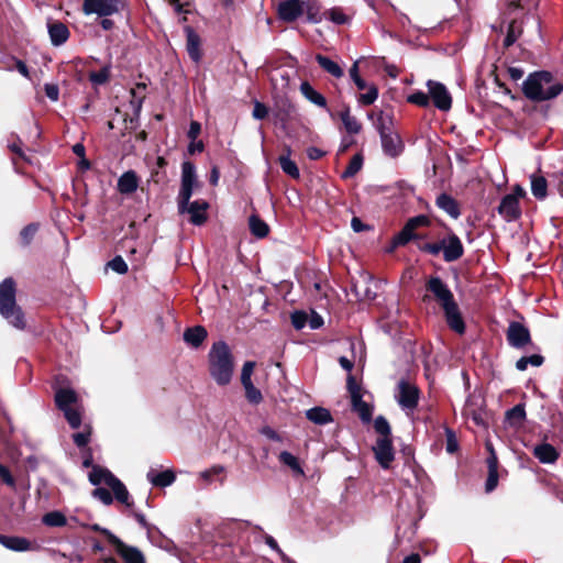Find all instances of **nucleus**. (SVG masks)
I'll use <instances>...</instances> for the list:
<instances>
[{"label":"nucleus","mask_w":563,"mask_h":563,"mask_svg":"<svg viewBox=\"0 0 563 563\" xmlns=\"http://www.w3.org/2000/svg\"><path fill=\"white\" fill-rule=\"evenodd\" d=\"M426 289L442 307L449 327L459 334L465 331V323L461 316L453 292L439 276H431L426 283Z\"/></svg>","instance_id":"f257e3e1"},{"label":"nucleus","mask_w":563,"mask_h":563,"mask_svg":"<svg viewBox=\"0 0 563 563\" xmlns=\"http://www.w3.org/2000/svg\"><path fill=\"white\" fill-rule=\"evenodd\" d=\"M562 91L563 84L545 70L530 74L522 82V92L531 101L551 100Z\"/></svg>","instance_id":"f03ea898"},{"label":"nucleus","mask_w":563,"mask_h":563,"mask_svg":"<svg viewBox=\"0 0 563 563\" xmlns=\"http://www.w3.org/2000/svg\"><path fill=\"white\" fill-rule=\"evenodd\" d=\"M234 371L233 356L223 341L213 343L209 352V372L214 382L225 386L231 382Z\"/></svg>","instance_id":"7ed1b4c3"},{"label":"nucleus","mask_w":563,"mask_h":563,"mask_svg":"<svg viewBox=\"0 0 563 563\" xmlns=\"http://www.w3.org/2000/svg\"><path fill=\"white\" fill-rule=\"evenodd\" d=\"M84 467H91L89 481L92 485L104 484L111 488L115 499L128 507L132 506L130 494L125 485L117 478L109 470L92 465V455L87 453L82 461Z\"/></svg>","instance_id":"20e7f679"},{"label":"nucleus","mask_w":563,"mask_h":563,"mask_svg":"<svg viewBox=\"0 0 563 563\" xmlns=\"http://www.w3.org/2000/svg\"><path fill=\"white\" fill-rule=\"evenodd\" d=\"M374 121L373 124L379 133L382 148L385 155L396 158L405 148L400 135L394 129V121L390 114L379 111L374 119V114L369 115Z\"/></svg>","instance_id":"39448f33"},{"label":"nucleus","mask_w":563,"mask_h":563,"mask_svg":"<svg viewBox=\"0 0 563 563\" xmlns=\"http://www.w3.org/2000/svg\"><path fill=\"white\" fill-rule=\"evenodd\" d=\"M0 314L14 328H25L23 312L15 301V283L12 278H5L0 284Z\"/></svg>","instance_id":"423d86ee"},{"label":"nucleus","mask_w":563,"mask_h":563,"mask_svg":"<svg viewBox=\"0 0 563 563\" xmlns=\"http://www.w3.org/2000/svg\"><path fill=\"white\" fill-rule=\"evenodd\" d=\"M55 402L58 409L63 411L69 426L73 429L79 428L81 424V411L76 391L70 388L57 389Z\"/></svg>","instance_id":"0eeeda50"},{"label":"nucleus","mask_w":563,"mask_h":563,"mask_svg":"<svg viewBox=\"0 0 563 563\" xmlns=\"http://www.w3.org/2000/svg\"><path fill=\"white\" fill-rule=\"evenodd\" d=\"M419 398L420 390L415 384L406 379L398 382L395 389V399L408 416L412 415L418 407Z\"/></svg>","instance_id":"6e6552de"},{"label":"nucleus","mask_w":563,"mask_h":563,"mask_svg":"<svg viewBox=\"0 0 563 563\" xmlns=\"http://www.w3.org/2000/svg\"><path fill=\"white\" fill-rule=\"evenodd\" d=\"M90 528L93 531L102 533L125 563H141V554L143 553L137 548L125 544L110 530L102 528L99 525H92Z\"/></svg>","instance_id":"1a4fd4ad"},{"label":"nucleus","mask_w":563,"mask_h":563,"mask_svg":"<svg viewBox=\"0 0 563 563\" xmlns=\"http://www.w3.org/2000/svg\"><path fill=\"white\" fill-rule=\"evenodd\" d=\"M122 5V0H84L82 11L87 15L108 16L119 12Z\"/></svg>","instance_id":"9d476101"},{"label":"nucleus","mask_w":563,"mask_h":563,"mask_svg":"<svg viewBox=\"0 0 563 563\" xmlns=\"http://www.w3.org/2000/svg\"><path fill=\"white\" fill-rule=\"evenodd\" d=\"M429 97L432 99L433 104L441 111H449L452 107V97L446 87L434 80L427 81Z\"/></svg>","instance_id":"9b49d317"},{"label":"nucleus","mask_w":563,"mask_h":563,"mask_svg":"<svg viewBox=\"0 0 563 563\" xmlns=\"http://www.w3.org/2000/svg\"><path fill=\"white\" fill-rule=\"evenodd\" d=\"M375 459L383 468H389L395 459V452L390 438H377L373 446Z\"/></svg>","instance_id":"f8f14e48"},{"label":"nucleus","mask_w":563,"mask_h":563,"mask_svg":"<svg viewBox=\"0 0 563 563\" xmlns=\"http://www.w3.org/2000/svg\"><path fill=\"white\" fill-rule=\"evenodd\" d=\"M507 341L516 349H522L530 342L528 328L519 322H511L507 330Z\"/></svg>","instance_id":"ddd939ff"},{"label":"nucleus","mask_w":563,"mask_h":563,"mask_svg":"<svg viewBox=\"0 0 563 563\" xmlns=\"http://www.w3.org/2000/svg\"><path fill=\"white\" fill-rule=\"evenodd\" d=\"M305 13V1L285 0L278 5V15L283 21L292 22Z\"/></svg>","instance_id":"4468645a"},{"label":"nucleus","mask_w":563,"mask_h":563,"mask_svg":"<svg viewBox=\"0 0 563 563\" xmlns=\"http://www.w3.org/2000/svg\"><path fill=\"white\" fill-rule=\"evenodd\" d=\"M498 213L508 222L517 220L521 216L517 197L515 195H506L498 206Z\"/></svg>","instance_id":"2eb2a0df"},{"label":"nucleus","mask_w":563,"mask_h":563,"mask_svg":"<svg viewBox=\"0 0 563 563\" xmlns=\"http://www.w3.org/2000/svg\"><path fill=\"white\" fill-rule=\"evenodd\" d=\"M463 252L464 249L457 235L450 234L446 239H443V258L446 262L459 260Z\"/></svg>","instance_id":"dca6fc26"},{"label":"nucleus","mask_w":563,"mask_h":563,"mask_svg":"<svg viewBox=\"0 0 563 563\" xmlns=\"http://www.w3.org/2000/svg\"><path fill=\"white\" fill-rule=\"evenodd\" d=\"M209 205L205 200H195L188 202L185 212L190 216V222L195 225H201L207 220V209Z\"/></svg>","instance_id":"f3484780"},{"label":"nucleus","mask_w":563,"mask_h":563,"mask_svg":"<svg viewBox=\"0 0 563 563\" xmlns=\"http://www.w3.org/2000/svg\"><path fill=\"white\" fill-rule=\"evenodd\" d=\"M47 27L51 42L54 46H59L68 40L69 30L64 23L59 21L49 22Z\"/></svg>","instance_id":"a211bd4d"},{"label":"nucleus","mask_w":563,"mask_h":563,"mask_svg":"<svg viewBox=\"0 0 563 563\" xmlns=\"http://www.w3.org/2000/svg\"><path fill=\"white\" fill-rule=\"evenodd\" d=\"M225 472L227 470L223 465L216 464L205 471H201L198 474V479H200L205 486L212 484L216 478L223 484L225 479Z\"/></svg>","instance_id":"6ab92c4d"},{"label":"nucleus","mask_w":563,"mask_h":563,"mask_svg":"<svg viewBox=\"0 0 563 563\" xmlns=\"http://www.w3.org/2000/svg\"><path fill=\"white\" fill-rule=\"evenodd\" d=\"M533 455L544 464H552L556 462L559 459V453L556 449L549 444V443H542L533 449Z\"/></svg>","instance_id":"aec40b11"},{"label":"nucleus","mask_w":563,"mask_h":563,"mask_svg":"<svg viewBox=\"0 0 563 563\" xmlns=\"http://www.w3.org/2000/svg\"><path fill=\"white\" fill-rule=\"evenodd\" d=\"M437 206L451 218L457 219L461 214L456 200L448 194H441L435 200Z\"/></svg>","instance_id":"412c9836"},{"label":"nucleus","mask_w":563,"mask_h":563,"mask_svg":"<svg viewBox=\"0 0 563 563\" xmlns=\"http://www.w3.org/2000/svg\"><path fill=\"white\" fill-rule=\"evenodd\" d=\"M0 543L9 550L25 552L32 549L31 542L22 537H9L0 534Z\"/></svg>","instance_id":"4be33fe9"},{"label":"nucleus","mask_w":563,"mask_h":563,"mask_svg":"<svg viewBox=\"0 0 563 563\" xmlns=\"http://www.w3.org/2000/svg\"><path fill=\"white\" fill-rule=\"evenodd\" d=\"M146 477L153 486L157 487H167L172 485L176 479L175 473L170 470L161 473H156L154 470H151Z\"/></svg>","instance_id":"5701e85b"},{"label":"nucleus","mask_w":563,"mask_h":563,"mask_svg":"<svg viewBox=\"0 0 563 563\" xmlns=\"http://www.w3.org/2000/svg\"><path fill=\"white\" fill-rule=\"evenodd\" d=\"M139 186L137 176L133 170L125 172L118 179V190L121 194H133Z\"/></svg>","instance_id":"b1692460"},{"label":"nucleus","mask_w":563,"mask_h":563,"mask_svg":"<svg viewBox=\"0 0 563 563\" xmlns=\"http://www.w3.org/2000/svg\"><path fill=\"white\" fill-rule=\"evenodd\" d=\"M186 33L188 55L194 62L198 63L201 59L200 37L191 27H187Z\"/></svg>","instance_id":"393cba45"},{"label":"nucleus","mask_w":563,"mask_h":563,"mask_svg":"<svg viewBox=\"0 0 563 563\" xmlns=\"http://www.w3.org/2000/svg\"><path fill=\"white\" fill-rule=\"evenodd\" d=\"M207 338V330L201 325L189 328L184 332V340L194 347H198Z\"/></svg>","instance_id":"a878e982"},{"label":"nucleus","mask_w":563,"mask_h":563,"mask_svg":"<svg viewBox=\"0 0 563 563\" xmlns=\"http://www.w3.org/2000/svg\"><path fill=\"white\" fill-rule=\"evenodd\" d=\"M306 417L308 420L313 422L314 424H327L332 421V416L327 408L323 407H313L306 411Z\"/></svg>","instance_id":"bb28decb"},{"label":"nucleus","mask_w":563,"mask_h":563,"mask_svg":"<svg viewBox=\"0 0 563 563\" xmlns=\"http://www.w3.org/2000/svg\"><path fill=\"white\" fill-rule=\"evenodd\" d=\"M526 420V409L522 404L506 411V421L510 427L520 428Z\"/></svg>","instance_id":"cd10ccee"},{"label":"nucleus","mask_w":563,"mask_h":563,"mask_svg":"<svg viewBox=\"0 0 563 563\" xmlns=\"http://www.w3.org/2000/svg\"><path fill=\"white\" fill-rule=\"evenodd\" d=\"M300 91L305 96V98L308 99L313 104L321 108L327 107L325 98L320 92H318L308 81L301 82Z\"/></svg>","instance_id":"c85d7f7f"},{"label":"nucleus","mask_w":563,"mask_h":563,"mask_svg":"<svg viewBox=\"0 0 563 563\" xmlns=\"http://www.w3.org/2000/svg\"><path fill=\"white\" fill-rule=\"evenodd\" d=\"M316 60L324 71L329 73L333 77L341 78L343 76L344 73L342 67L329 57L318 54L316 56Z\"/></svg>","instance_id":"c756f323"},{"label":"nucleus","mask_w":563,"mask_h":563,"mask_svg":"<svg viewBox=\"0 0 563 563\" xmlns=\"http://www.w3.org/2000/svg\"><path fill=\"white\" fill-rule=\"evenodd\" d=\"M351 402L353 410L358 413L360 418L363 421L368 422L372 418V408L362 399V394L353 395Z\"/></svg>","instance_id":"7c9ffc66"},{"label":"nucleus","mask_w":563,"mask_h":563,"mask_svg":"<svg viewBox=\"0 0 563 563\" xmlns=\"http://www.w3.org/2000/svg\"><path fill=\"white\" fill-rule=\"evenodd\" d=\"M185 186L198 187L196 167L191 162H184L181 164V184Z\"/></svg>","instance_id":"2f4dec72"},{"label":"nucleus","mask_w":563,"mask_h":563,"mask_svg":"<svg viewBox=\"0 0 563 563\" xmlns=\"http://www.w3.org/2000/svg\"><path fill=\"white\" fill-rule=\"evenodd\" d=\"M531 192L537 199H544L547 197L548 183L541 175H531Z\"/></svg>","instance_id":"473e14b6"},{"label":"nucleus","mask_w":563,"mask_h":563,"mask_svg":"<svg viewBox=\"0 0 563 563\" xmlns=\"http://www.w3.org/2000/svg\"><path fill=\"white\" fill-rule=\"evenodd\" d=\"M340 118L342 120L344 129L350 134H357L361 131V129H362L361 123L357 121V119L355 117L351 115L349 109H345L344 111H342L340 113Z\"/></svg>","instance_id":"72a5a7b5"},{"label":"nucleus","mask_w":563,"mask_h":563,"mask_svg":"<svg viewBox=\"0 0 563 563\" xmlns=\"http://www.w3.org/2000/svg\"><path fill=\"white\" fill-rule=\"evenodd\" d=\"M249 224L252 234L256 238H265L269 232L268 225L255 214L250 217Z\"/></svg>","instance_id":"f704fd0d"},{"label":"nucleus","mask_w":563,"mask_h":563,"mask_svg":"<svg viewBox=\"0 0 563 563\" xmlns=\"http://www.w3.org/2000/svg\"><path fill=\"white\" fill-rule=\"evenodd\" d=\"M290 150H287V155H282L279 157V165L283 172L287 175H289L292 178H298L300 173L299 169L294 161L289 157Z\"/></svg>","instance_id":"c9c22d12"},{"label":"nucleus","mask_w":563,"mask_h":563,"mask_svg":"<svg viewBox=\"0 0 563 563\" xmlns=\"http://www.w3.org/2000/svg\"><path fill=\"white\" fill-rule=\"evenodd\" d=\"M42 522L47 527H64L67 519L60 511H51L42 517Z\"/></svg>","instance_id":"e433bc0d"},{"label":"nucleus","mask_w":563,"mask_h":563,"mask_svg":"<svg viewBox=\"0 0 563 563\" xmlns=\"http://www.w3.org/2000/svg\"><path fill=\"white\" fill-rule=\"evenodd\" d=\"M196 187L194 186H185V185H180V190H179V194H178V209H179V212L180 213H185V209L188 205V202L190 201V198L192 196V192H194V189Z\"/></svg>","instance_id":"4c0bfd02"},{"label":"nucleus","mask_w":563,"mask_h":563,"mask_svg":"<svg viewBox=\"0 0 563 563\" xmlns=\"http://www.w3.org/2000/svg\"><path fill=\"white\" fill-rule=\"evenodd\" d=\"M279 461L285 465L289 466L297 474L303 475V470L301 468L298 459L291 453L283 451L279 454Z\"/></svg>","instance_id":"58836bf2"},{"label":"nucleus","mask_w":563,"mask_h":563,"mask_svg":"<svg viewBox=\"0 0 563 563\" xmlns=\"http://www.w3.org/2000/svg\"><path fill=\"white\" fill-rule=\"evenodd\" d=\"M543 363V357L539 354H533L530 356H523L519 358L516 363V368L518 371H526L529 365L540 366Z\"/></svg>","instance_id":"ea45409f"},{"label":"nucleus","mask_w":563,"mask_h":563,"mask_svg":"<svg viewBox=\"0 0 563 563\" xmlns=\"http://www.w3.org/2000/svg\"><path fill=\"white\" fill-rule=\"evenodd\" d=\"M363 165V158L361 155H354L352 159L350 161L346 169L343 172L342 177L343 178H351L355 174H357Z\"/></svg>","instance_id":"a19ab883"},{"label":"nucleus","mask_w":563,"mask_h":563,"mask_svg":"<svg viewBox=\"0 0 563 563\" xmlns=\"http://www.w3.org/2000/svg\"><path fill=\"white\" fill-rule=\"evenodd\" d=\"M378 98V89L375 85H369L366 92L358 96V102L364 106L374 103Z\"/></svg>","instance_id":"79ce46f5"},{"label":"nucleus","mask_w":563,"mask_h":563,"mask_svg":"<svg viewBox=\"0 0 563 563\" xmlns=\"http://www.w3.org/2000/svg\"><path fill=\"white\" fill-rule=\"evenodd\" d=\"M245 389V396L252 404H260L263 399L262 393L257 389L252 382L242 384Z\"/></svg>","instance_id":"37998d69"},{"label":"nucleus","mask_w":563,"mask_h":563,"mask_svg":"<svg viewBox=\"0 0 563 563\" xmlns=\"http://www.w3.org/2000/svg\"><path fill=\"white\" fill-rule=\"evenodd\" d=\"M375 431L379 434L378 438H390L389 422L383 416H378L374 421Z\"/></svg>","instance_id":"c03bdc74"},{"label":"nucleus","mask_w":563,"mask_h":563,"mask_svg":"<svg viewBox=\"0 0 563 563\" xmlns=\"http://www.w3.org/2000/svg\"><path fill=\"white\" fill-rule=\"evenodd\" d=\"M110 66H104L99 71H92L89 75V79L95 85H103L109 80Z\"/></svg>","instance_id":"a18cd8bd"},{"label":"nucleus","mask_w":563,"mask_h":563,"mask_svg":"<svg viewBox=\"0 0 563 563\" xmlns=\"http://www.w3.org/2000/svg\"><path fill=\"white\" fill-rule=\"evenodd\" d=\"M407 100H408V102H410L412 104L423 107V108H426L430 104L429 92L426 93L423 91H416V92L411 93L410 96H408Z\"/></svg>","instance_id":"49530a36"},{"label":"nucleus","mask_w":563,"mask_h":563,"mask_svg":"<svg viewBox=\"0 0 563 563\" xmlns=\"http://www.w3.org/2000/svg\"><path fill=\"white\" fill-rule=\"evenodd\" d=\"M305 13L307 14V20L311 23H319L322 20L319 8L314 3L305 1Z\"/></svg>","instance_id":"de8ad7c7"},{"label":"nucleus","mask_w":563,"mask_h":563,"mask_svg":"<svg viewBox=\"0 0 563 563\" xmlns=\"http://www.w3.org/2000/svg\"><path fill=\"white\" fill-rule=\"evenodd\" d=\"M444 431H445V437H446V445H445L446 452L450 454H453V453L457 452V450H459V441H457L456 435L452 429L445 427Z\"/></svg>","instance_id":"09e8293b"},{"label":"nucleus","mask_w":563,"mask_h":563,"mask_svg":"<svg viewBox=\"0 0 563 563\" xmlns=\"http://www.w3.org/2000/svg\"><path fill=\"white\" fill-rule=\"evenodd\" d=\"M415 238V233L412 231H410L406 225L402 228V230L395 236L394 239V245L395 246H399V245H405L407 244L410 240H412Z\"/></svg>","instance_id":"8fccbe9b"},{"label":"nucleus","mask_w":563,"mask_h":563,"mask_svg":"<svg viewBox=\"0 0 563 563\" xmlns=\"http://www.w3.org/2000/svg\"><path fill=\"white\" fill-rule=\"evenodd\" d=\"M92 496L95 498H97L98 500H100L103 505H107V506L111 505L113 501V497H112L111 493L107 488H103V487H98V488L93 489Z\"/></svg>","instance_id":"3c124183"},{"label":"nucleus","mask_w":563,"mask_h":563,"mask_svg":"<svg viewBox=\"0 0 563 563\" xmlns=\"http://www.w3.org/2000/svg\"><path fill=\"white\" fill-rule=\"evenodd\" d=\"M325 18L331 20L332 22L336 24H344L347 21L346 15L343 13L341 9H330L327 12H324Z\"/></svg>","instance_id":"603ef678"},{"label":"nucleus","mask_w":563,"mask_h":563,"mask_svg":"<svg viewBox=\"0 0 563 563\" xmlns=\"http://www.w3.org/2000/svg\"><path fill=\"white\" fill-rule=\"evenodd\" d=\"M73 440L78 448L86 446L90 441V429L86 427L84 431L75 433Z\"/></svg>","instance_id":"864d4df0"},{"label":"nucleus","mask_w":563,"mask_h":563,"mask_svg":"<svg viewBox=\"0 0 563 563\" xmlns=\"http://www.w3.org/2000/svg\"><path fill=\"white\" fill-rule=\"evenodd\" d=\"M264 540H265V543L273 550L275 551L279 556L280 559L284 561V562H290V559L283 552V550L279 548L277 541L269 534H265L264 537Z\"/></svg>","instance_id":"5fc2aeb1"},{"label":"nucleus","mask_w":563,"mask_h":563,"mask_svg":"<svg viewBox=\"0 0 563 563\" xmlns=\"http://www.w3.org/2000/svg\"><path fill=\"white\" fill-rule=\"evenodd\" d=\"M108 266L118 274H125L128 272V265L121 256H115L108 263Z\"/></svg>","instance_id":"6e6d98bb"},{"label":"nucleus","mask_w":563,"mask_h":563,"mask_svg":"<svg viewBox=\"0 0 563 563\" xmlns=\"http://www.w3.org/2000/svg\"><path fill=\"white\" fill-rule=\"evenodd\" d=\"M254 367H255V362L247 361L244 363V365L242 367V373H241V383L242 384L252 382V374L254 372Z\"/></svg>","instance_id":"4d7b16f0"},{"label":"nucleus","mask_w":563,"mask_h":563,"mask_svg":"<svg viewBox=\"0 0 563 563\" xmlns=\"http://www.w3.org/2000/svg\"><path fill=\"white\" fill-rule=\"evenodd\" d=\"M37 231V225L32 223L26 225L20 233L24 244H29Z\"/></svg>","instance_id":"13d9d810"},{"label":"nucleus","mask_w":563,"mask_h":563,"mask_svg":"<svg viewBox=\"0 0 563 563\" xmlns=\"http://www.w3.org/2000/svg\"><path fill=\"white\" fill-rule=\"evenodd\" d=\"M428 218L426 216H417L415 218H411L407 223H406V227L415 232V230L418 228V227H421V225H426L428 223Z\"/></svg>","instance_id":"bf43d9fd"},{"label":"nucleus","mask_w":563,"mask_h":563,"mask_svg":"<svg viewBox=\"0 0 563 563\" xmlns=\"http://www.w3.org/2000/svg\"><path fill=\"white\" fill-rule=\"evenodd\" d=\"M307 316L303 312L296 311L291 314V323L295 329L300 330L305 327Z\"/></svg>","instance_id":"052dcab7"},{"label":"nucleus","mask_w":563,"mask_h":563,"mask_svg":"<svg viewBox=\"0 0 563 563\" xmlns=\"http://www.w3.org/2000/svg\"><path fill=\"white\" fill-rule=\"evenodd\" d=\"M267 114H268L267 107L260 101H255L254 109H253V117L257 120H263L264 118H266Z\"/></svg>","instance_id":"680f3d73"},{"label":"nucleus","mask_w":563,"mask_h":563,"mask_svg":"<svg viewBox=\"0 0 563 563\" xmlns=\"http://www.w3.org/2000/svg\"><path fill=\"white\" fill-rule=\"evenodd\" d=\"M10 63H12L14 65V67L16 68V70L25 78H30V71H29V68L26 66V64L15 57H11L9 59Z\"/></svg>","instance_id":"e2e57ef3"},{"label":"nucleus","mask_w":563,"mask_h":563,"mask_svg":"<svg viewBox=\"0 0 563 563\" xmlns=\"http://www.w3.org/2000/svg\"><path fill=\"white\" fill-rule=\"evenodd\" d=\"M497 484H498V472L497 471L488 472V477H487V481L485 484L486 492L487 493L493 492L496 488Z\"/></svg>","instance_id":"0e129e2a"},{"label":"nucleus","mask_w":563,"mask_h":563,"mask_svg":"<svg viewBox=\"0 0 563 563\" xmlns=\"http://www.w3.org/2000/svg\"><path fill=\"white\" fill-rule=\"evenodd\" d=\"M201 132V124L197 121H191L188 130V137L190 141H196Z\"/></svg>","instance_id":"69168bd1"},{"label":"nucleus","mask_w":563,"mask_h":563,"mask_svg":"<svg viewBox=\"0 0 563 563\" xmlns=\"http://www.w3.org/2000/svg\"><path fill=\"white\" fill-rule=\"evenodd\" d=\"M0 478L11 487H13L15 484L10 471L2 464H0Z\"/></svg>","instance_id":"338daca9"},{"label":"nucleus","mask_w":563,"mask_h":563,"mask_svg":"<svg viewBox=\"0 0 563 563\" xmlns=\"http://www.w3.org/2000/svg\"><path fill=\"white\" fill-rule=\"evenodd\" d=\"M45 93L48 99L52 101H57L59 96V89L56 85L53 84H46L45 85Z\"/></svg>","instance_id":"774afa93"}]
</instances>
